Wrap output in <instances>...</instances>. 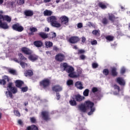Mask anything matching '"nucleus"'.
<instances>
[{
    "mask_svg": "<svg viewBox=\"0 0 130 130\" xmlns=\"http://www.w3.org/2000/svg\"><path fill=\"white\" fill-rule=\"evenodd\" d=\"M21 51L23 54L26 55H28V58L31 61L34 62L36 61L38 59V56L36 55L35 54L33 53L32 50L27 48L26 47H23L21 48Z\"/></svg>",
    "mask_w": 130,
    "mask_h": 130,
    "instance_id": "f257e3e1",
    "label": "nucleus"
},
{
    "mask_svg": "<svg viewBox=\"0 0 130 130\" xmlns=\"http://www.w3.org/2000/svg\"><path fill=\"white\" fill-rule=\"evenodd\" d=\"M48 20L52 27H54L55 28H60L61 27V24L57 22L56 16H51L48 18Z\"/></svg>",
    "mask_w": 130,
    "mask_h": 130,
    "instance_id": "f03ea898",
    "label": "nucleus"
},
{
    "mask_svg": "<svg viewBox=\"0 0 130 130\" xmlns=\"http://www.w3.org/2000/svg\"><path fill=\"white\" fill-rule=\"evenodd\" d=\"M7 90L8 91V95L11 99H13V94H16L18 92V89L16 87L13 86V83L9 82L7 86Z\"/></svg>",
    "mask_w": 130,
    "mask_h": 130,
    "instance_id": "7ed1b4c3",
    "label": "nucleus"
},
{
    "mask_svg": "<svg viewBox=\"0 0 130 130\" xmlns=\"http://www.w3.org/2000/svg\"><path fill=\"white\" fill-rule=\"evenodd\" d=\"M84 105H85V107H86V109L87 110L90 109V112L88 113V115H92V114H93V112L95 111V108L94 107V103L90 101H87L84 103Z\"/></svg>",
    "mask_w": 130,
    "mask_h": 130,
    "instance_id": "20e7f679",
    "label": "nucleus"
},
{
    "mask_svg": "<svg viewBox=\"0 0 130 130\" xmlns=\"http://www.w3.org/2000/svg\"><path fill=\"white\" fill-rule=\"evenodd\" d=\"M39 85L44 90H46L50 86V79L45 78L40 82Z\"/></svg>",
    "mask_w": 130,
    "mask_h": 130,
    "instance_id": "39448f33",
    "label": "nucleus"
},
{
    "mask_svg": "<svg viewBox=\"0 0 130 130\" xmlns=\"http://www.w3.org/2000/svg\"><path fill=\"white\" fill-rule=\"evenodd\" d=\"M59 21L61 23V25H65V26H68V25H69L70 19L68 16L66 15H62L59 18Z\"/></svg>",
    "mask_w": 130,
    "mask_h": 130,
    "instance_id": "423d86ee",
    "label": "nucleus"
},
{
    "mask_svg": "<svg viewBox=\"0 0 130 130\" xmlns=\"http://www.w3.org/2000/svg\"><path fill=\"white\" fill-rule=\"evenodd\" d=\"M12 29L18 32H22L24 30V27L21 26L19 23H17L12 25Z\"/></svg>",
    "mask_w": 130,
    "mask_h": 130,
    "instance_id": "0eeeda50",
    "label": "nucleus"
},
{
    "mask_svg": "<svg viewBox=\"0 0 130 130\" xmlns=\"http://www.w3.org/2000/svg\"><path fill=\"white\" fill-rule=\"evenodd\" d=\"M41 115L42 118L44 119V120H45V121L50 120V117H49V112H48V111H45L42 112Z\"/></svg>",
    "mask_w": 130,
    "mask_h": 130,
    "instance_id": "6e6552de",
    "label": "nucleus"
},
{
    "mask_svg": "<svg viewBox=\"0 0 130 130\" xmlns=\"http://www.w3.org/2000/svg\"><path fill=\"white\" fill-rule=\"evenodd\" d=\"M68 41L71 44H76V43H78L80 41V39L77 36H73L69 39Z\"/></svg>",
    "mask_w": 130,
    "mask_h": 130,
    "instance_id": "1a4fd4ad",
    "label": "nucleus"
},
{
    "mask_svg": "<svg viewBox=\"0 0 130 130\" xmlns=\"http://www.w3.org/2000/svg\"><path fill=\"white\" fill-rule=\"evenodd\" d=\"M56 60L57 61H63L64 60V58H66V57L64 56V55L62 53H58L57 54L55 57Z\"/></svg>",
    "mask_w": 130,
    "mask_h": 130,
    "instance_id": "9d476101",
    "label": "nucleus"
},
{
    "mask_svg": "<svg viewBox=\"0 0 130 130\" xmlns=\"http://www.w3.org/2000/svg\"><path fill=\"white\" fill-rule=\"evenodd\" d=\"M52 90L53 92L57 93L58 92H61L62 91V87L59 85H55L52 87Z\"/></svg>",
    "mask_w": 130,
    "mask_h": 130,
    "instance_id": "9b49d317",
    "label": "nucleus"
},
{
    "mask_svg": "<svg viewBox=\"0 0 130 130\" xmlns=\"http://www.w3.org/2000/svg\"><path fill=\"white\" fill-rule=\"evenodd\" d=\"M116 19H118V17H116L113 14H111L109 15V19L110 21H111L112 23H114L116 22L117 24L115 25H118V20H115Z\"/></svg>",
    "mask_w": 130,
    "mask_h": 130,
    "instance_id": "f8f14e48",
    "label": "nucleus"
},
{
    "mask_svg": "<svg viewBox=\"0 0 130 130\" xmlns=\"http://www.w3.org/2000/svg\"><path fill=\"white\" fill-rule=\"evenodd\" d=\"M7 82H10V78L9 76L5 75L3 79H0V85H5L7 84Z\"/></svg>",
    "mask_w": 130,
    "mask_h": 130,
    "instance_id": "ddd939ff",
    "label": "nucleus"
},
{
    "mask_svg": "<svg viewBox=\"0 0 130 130\" xmlns=\"http://www.w3.org/2000/svg\"><path fill=\"white\" fill-rule=\"evenodd\" d=\"M116 82L120 86H124L125 85V81H124V79L121 77L117 78Z\"/></svg>",
    "mask_w": 130,
    "mask_h": 130,
    "instance_id": "4468645a",
    "label": "nucleus"
},
{
    "mask_svg": "<svg viewBox=\"0 0 130 130\" xmlns=\"http://www.w3.org/2000/svg\"><path fill=\"white\" fill-rule=\"evenodd\" d=\"M111 75L112 77H117L118 73H117V69L115 67H112L111 68Z\"/></svg>",
    "mask_w": 130,
    "mask_h": 130,
    "instance_id": "2eb2a0df",
    "label": "nucleus"
},
{
    "mask_svg": "<svg viewBox=\"0 0 130 130\" xmlns=\"http://www.w3.org/2000/svg\"><path fill=\"white\" fill-rule=\"evenodd\" d=\"M78 109L79 110H80V111H81V112H83L84 113H85V112L88 110L85 104H81V105H79Z\"/></svg>",
    "mask_w": 130,
    "mask_h": 130,
    "instance_id": "dca6fc26",
    "label": "nucleus"
},
{
    "mask_svg": "<svg viewBox=\"0 0 130 130\" xmlns=\"http://www.w3.org/2000/svg\"><path fill=\"white\" fill-rule=\"evenodd\" d=\"M0 28L4 29V30H7V29H9V27L7 22H3V21L0 20Z\"/></svg>",
    "mask_w": 130,
    "mask_h": 130,
    "instance_id": "f3484780",
    "label": "nucleus"
},
{
    "mask_svg": "<svg viewBox=\"0 0 130 130\" xmlns=\"http://www.w3.org/2000/svg\"><path fill=\"white\" fill-rule=\"evenodd\" d=\"M98 6L101 9H102V10H105V9H107V6H109V4L106 3L99 2Z\"/></svg>",
    "mask_w": 130,
    "mask_h": 130,
    "instance_id": "a211bd4d",
    "label": "nucleus"
},
{
    "mask_svg": "<svg viewBox=\"0 0 130 130\" xmlns=\"http://www.w3.org/2000/svg\"><path fill=\"white\" fill-rule=\"evenodd\" d=\"M24 85V81L20 80H16L15 81V86L17 88H19V89H21L22 87V86Z\"/></svg>",
    "mask_w": 130,
    "mask_h": 130,
    "instance_id": "6ab92c4d",
    "label": "nucleus"
},
{
    "mask_svg": "<svg viewBox=\"0 0 130 130\" xmlns=\"http://www.w3.org/2000/svg\"><path fill=\"white\" fill-rule=\"evenodd\" d=\"M76 101L77 102H81L82 100L85 99V96L81 95L80 94H78L75 95Z\"/></svg>",
    "mask_w": 130,
    "mask_h": 130,
    "instance_id": "aec40b11",
    "label": "nucleus"
},
{
    "mask_svg": "<svg viewBox=\"0 0 130 130\" xmlns=\"http://www.w3.org/2000/svg\"><path fill=\"white\" fill-rule=\"evenodd\" d=\"M75 87L79 89V90H83L84 86H83V84L81 81H77L75 84Z\"/></svg>",
    "mask_w": 130,
    "mask_h": 130,
    "instance_id": "412c9836",
    "label": "nucleus"
},
{
    "mask_svg": "<svg viewBox=\"0 0 130 130\" xmlns=\"http://www.w3.org/2000/svg\"><path fill=\"white\" fill-rule=\"evenodd\" d=\"M34 45H35L36 47H42L43 43L41 41H35L34 42Z\"/></svg>",
    "mask_w": 130,
    "mask_h": 130,
    "instance_id": "4be33fe9",
    "label": "nucleus"
},
{
    "mask_svg": "<svg viewBox=\"0 0 130 130\" xmlns=\"http://www.w3.org/2000/svg\"><path fill=\"white\" fill-rule=\"evenodd\" d=\"M56 37V33L54 32H51L49 34H47V38L48 39H53Z\"/></svg>",
    "mask_w": 130,
    "mask_h": 130,
    "instance_id": "5701e85b",
    "label": "nucleus"
},
{
    "mask_svg": "<svg viewBox=\"0 0 130 130\" xmlns=\"http://www.w3.org/2000/svg\"><path fill=\"white\" fill-rule=\"evenodd\" d=\"M33 75V71L31 70H27L24 72V76L25 77H32Z\"/></svg>",
    "mask_w": 130,
    "mask_h": 130,
    "instance_id": "b1692460",
    "label": "nucleus"
},
{
    "mask_svg": "<svg viewBox=\"0 0 130 130\" xmlns=\"http://www.w3.org/2000/svg\"><path fill=\"white\" fill-rule=\"evenodd\" d=\"M38 35L42 38V39H47V34L44 32H40L38 34Z\"/></svg>",
    "mask_w": 130,
    "mask_h": 130,
    "instance_id": "393cba45",
    "label": "nucleus"
},
{
    "mask_svg": "<svg viewBox=\"0 0 130 130\" xmlns=\"http://www.w3.org/2000/svg\"><path fill=\"white\" fill-rule=\"evenodd\" d=\"M70 66L68 64V63L63 62L62 64H60V67L61 69H63V71H66L67 72V70L69 68Z\"/></svg>",
    "mask_w": 130,
    "mask_h": 130,
    "instance_id": "a878e982",
    "label": "nucleus"
},
{
    "mask_svg": "<svg viewBox=\"0 0 130 130\" xmlns=\"http://www.w3.org/2000/svg\"><path fill=\"white\" fill-rule=\"evenodd\" d=\"M33 11H30V10H26L24 12V15L26 17H32L34 15Z\"/></svg>",
    "mask_w": 130,
    "mask_h": 130,
    "instance_id": "bb28decb",
    "label": "nucleus"
},
{
    "mask_svg": "<svg viewBox=\"0 0 130 130\" xmlns=\"http://www.w3.org/2000/svg\"><path fill=\"white\" fill-rule=\"evenodd\" d=\"M3 21H6L7 23H11L12 22V18L8 15H4Z\"/></svg>",
    "mask_w": 130,
    "mask_h": 130,
    "instance_id": "cd10ccee",
    "label": "nucleus"
},
{
    "mask_svg": "<svg viewBox=\"0 0 130 130\" xmlns=\"http://www.w3.org/2000/svg\"><path fill=\"white\" fill-rule=\"evenodd\" d=\"M69 103L71 106H76L77 105V102L75 100V98H72V99L70 100Z\"/></svg>",
    "mask_w": 130,
    "mask_h": 130,
    "instance_id": "c85d7f7f",
    "label": "nucleus"
},
{
    "mask_svg": "<svg viewBox=\"0 0 130 130\" xmlns=\"http://www.w3.org/2000/svg\"><path fill=\"white\" fill-rule=\"evenodd\" d=\"M45 45L46 46L47 48H50L53 46V43L50 41H46L45 42Z\"/></svg>",
    "mask_w": 130,
    "mask_h": 130,
    "instance_id": "c756f323",
    "label": "nucleus"
},
{
    "mask_svg": "<svg viewBox=\"0 0 130 130\" xmlns=\"http://www.w3.org/2000/svg\"><path fill=\"white\" fill-rule=\"evenodd\" d=\"M26 130H39V129H38V127H37L36 125H32L31 126H28L27 127Z\"/></svg>",
    "mask_w": 130,
    "mask_h": 130,
    "instance_id": "7c9ffc66",
    "label": "nucleus"
},
{
    "mask_svg": "<svg viewBox=\"0 0 130 130\" xmlns=\"http://www.w3.org/2000/svg\"><path fill=\"white\" fill-rule=\"evenodd\" d=\"M19 59H20L21 61L22 60H26L27 59V58H26L22 53H19L18 54Z\"/></svg>",
    "mask_w": 130,
    "mask_h": 130,
    "instance_id": "2f4dec72",
    "label": "nucleus"
},
{
    "mask_svg": "<svg viewBox=\"0 0 130 130\" xmlns=\"http://www.w3.org/2000/svg\"><path fill=\"white\" fill-rule=\"evenodd\" d=\"M52 12L50 10H46L44 11V16H51Z\"/></svg>",
    "mask_w": 130,
    "mask_h": 130,
    "instance_id": "473e14b6",
    "label": "nucleus"
},
{
    "mask_svg": "<svg viewBox=\"0 0 130 130\" xmlns=\"http://www.w3.org/2000/svg\"><path fill=\"white\" fill-rule=\"evenodd\" d=\"M74 71H75V69H74V68H73V67L72 66H69L68 67V69H67L66 72L67 73H68V74H70L71 73H73Z\"/></svg>",
    "mask_w": 130,
    "mask_h": 130,
    "instance_id": "72a5a7b5",
    "label": "nucleus"
},
{
    "mask_svg": "<svg viewBox=\"0 0 130 130\" xmlns=\"http://www.w3.org/2000/svg\"><path fill=\"white\" fill-rule=\"evenodd\" d=\"M100 30L99 29H95L92 31V34L95 36H100Z\"/></svg>",
    "mask_w": 130,
    "mask_h": 130,
    "instance_id": "f704fd0d",
    "label": "nucleus"
},
{
    "mask_svg": "<svg viewBox=\"0 0 130 130\" xmlns=\"http://www.w3.org/2000/svg\"><path fill=\"white\" fill-rule=\"evenodd\" d=\"M79 76L80 75H75L73 72H71L69 74V77L70 78H79Z\"/></svg>",
    "mask_w": 130,
    "mask_h": 130,
    "instance_id": "c9c22d12",
    "label": "nucleus"
},
{
    "mask_svg": "<svg viewBox=\"0 0 130 130\" xmlns=\"http://www.w3.org/2000/svg\"><path fill=\"white\" fill-rule=\"evenodd\" d=\"M102 23L103 24V25H107V24H108L109 23L108 19H107L106 17L103 18L102 20Z\"/></svg>",
    "mask_w": 130,
    "mask_h": 130,
    "instance_id": "e433bc0d",
    "label": "nucleus"
},
{
    "mask_svg": "<svg viewBox=\"0 0 130 130\" xmlns=\"http://www.w3.org/2000/svg\"><path fill=\"white\" fill-rule=\"evenodd\" d=\"M91 91L92 92V93H93L94 94H95V93L98 92L99 93H100V92H101V90H98V88L96 87H92V89H91Z\"/></svg>",
    "mask_w": 130,
    "mask_h": 130,
    "instance_id": "4c0bfd02",
    "label": "nucleus"
},
{
    "mask_svg": "<svg viewBox=\"0 0 130 130\" xmlns=\"http://www.w3.org/2000/svg\"><path fill=\"white\" fill-rule=\"evenodd\" d=\"M89 92H90V90L89 89H86L84 91H83V95L85 97H87L89 96Z\"/></svg>",
    "mask_w": 130,
    "mask_h": 130,
    "instance_id": "58836bf2",
    "label": "nucleus"
},
{
    "mask_svg": "<svg viewBox=\"0 0 130 130\" xmlns=\"http://www.w3.org/2000/svg\"><path fill=\"white\" fill-rule=\"evenodd\" d=\"M22 69H25L26 67H28V64H27L25 62H22V61H20V62L19 63Z\"/></svg>",
    "mask_w": 130,
    "mask_h": 130,
    "instance_id": "ea45409f",
    "label": "nucleus"
},
{
    "mask_svg": "<svg viewBox=\"0 0 130 130\" xmlns=\"http://www.w3.org/2000/svg\"><path fill=\"white\" fill-rule=\"evenodd\" d=\"M103 74L105 76H108V75H109V70L107 69H104L103 71Z\"/></svg>",
    "mask_w": 130,
    "mask_h": 130,
    "instance_id": "a19ab883",
    "label": "nucleus"
},
{
    "mask_svg": "<svg viewBox=\"0 0 130 130\" xmlns=\"http://www.w3.org/2000/svg\"><path fill=\"white\" fill-rule=\"evenodd\" d=\"M114 38V37L111 36H107V37H106V39L107 40H108V41H113Z\"/></svg>",
    "mask_w": 130,
    "mask_h": 130,
    "instance_id": "79ce46f5",
    "label": "nucleus"
},
{
    "mask_svg": "<svg viewBox=\"0 0 130 130\" xmlns=\"http://www.w3.org/2000/svg\"><path fill=\"white\" fill-rule=\"evenodd\" d=\"M8 72L11 75H16V70H14L12 69H8Z\"/></svg>",
    "mask_w": 130,
    "mask_h": 130,
    "instance_id": "37998d69",
    "label": "nucleus"
},
{
    "mask_svg": "<svg viewBox=\"0 0 130 130\" xmlns=\"http://www.w3.org/2000/svg\"><path fill=\"white\" fill-rule=\"evenodd\" d=\"M74 84V81L71 79H69L67 81V85L68 86H71Z\"/></svg>",
    "mask_w": 130,
    "mask_h": 130,
    "instance_id": "c03bdc74",
    "label": "nucleus"
},
{
    "mask_svg": "<svg viewBox=\"0 0 130 130\" xmlns=\"http://www.w3.org/2000/svg\"><path fill=\"white\" fill-rule=\"evenodd\" d=\"M14 113L16 116H18V117H20L21 116V114L20 113V112L18 110H16L14 111Z\"/></svg>",
    "mask_w": 130,
    "mask_h": 130,
    "instance_id": "a18cd8bd",
    "label": "nucleus"
},
{
    "mask_svg": "<svg viewBox=\"0 0 130 130\" xmlns=\"http://www.w3.org/2000/svg\"><path fill=\"white\" fill-rule=\"evenodd\" d=\"M30 120L31 123H36V118H35V117H30Z\"/></svg>",
    "mask_w": 130,
    "mask_h": 130,
    "instance_id": "49530a36",
    "label": "nucleus"
},
{
    "mask_svg": "<svg viewBox=\"0 0 130 130\" xmlns=\"http://www.w3.org/2000/svg\"><path fill=\"white\" fill-rule=\"evenodd\" d=\"M20 89L22 92H27L28 91V86L21 87Z\"/></svg>",
    "mask_w": 130,
    "mask_h": 130,
    "instance_id": "de8ad7c7",
    "label": "nucleus"
},
{
    "mask_svg": "<svg viewBox=\"0 0 130 130\" xmlns=\"http://www.w3.org/2000/svg\"><path fill=\"white\" fill-rule=\"evenodd\" d=\"M18 4L19 6H22L25 4V0H18Z\"/></svg>",
    "mask_w": 130,
    "mask_h": 130,
    "instance_id": "09e8293b",
    "label": "nucleus"
},
{
    "mask_svg": "<svg viewBox=\"0 0 130 130\" xmlns=\"http://www.w3.org/2000/svg\"><path fill=\"white\" fill-rule=\"evenodd\" d=\"M77 53L78 54H82L83 53H85V50H83V49L78 50Z\"/></svg>",
    "mask_w": 130,
    "mask_h": 130,
    "instance_id": "8fccbe9b",
    "label": "nucleus"
},
{
    "mask_svg": "<svg viewBox=\"0 0 130 130\" xmlns=\"http://www.w3.org/2000/svg\"><path fill=\"white\" fill-rule=\"evenodd\" d=\"M92 67L93 69H97L98 68V64L97 63H92Z\"/></svg>",
    "mask_w": 130,
    "mask_h": 130,
    "instance_id": "3c124183",
    "label": "nucleus"
},
{
    "mask_svg": "<svg viewBox=\"0 0 130 130\" xmlns=\"http://www.w3.org/2000/svg\"><path fill=\"white\" fill-rule=\"evenodd\" d=\"M97 44H98V42L96 40H94L91 41V45H97Z\"/></svg>",
    "mask_w": 130,
    "mask_h": 130,
    "instance_id": "603ef678",
    "label": "nucleus"
},
{
    "mask_svg": "<svg viewBox=\"0 0 130 130\" xmlns=\"http://www.w3.org/2000/svg\"><path fill=\"white\" fill-rule=\"evenodd\" d=\"M114 89L118 90V92H119V91H120V87H119L117 85H114Z\"/></svg>",
    "mask_w": 130,
    "mask_h": 130,
    "instance_id": "864d4df0",
    "label": "nucleus"
},
{
    "mask_svg": "<svg viewBox=\"0 0 130 130\" xmlns=\"http://www.w3.org/2000/svg\"><path fill=\"white\" fill-rule=\"evenodd\" d=\"M30 30L31 32H37V28L35 27H32L30 28Z\"/></svg>",
    "mask_w": 130,
    "mask_h": 130,
    "instance_id": "5fc2aeb1",
    "label": "nucleus"
},
{
    "mask_svg": "<svg viewBox=\"0 0 130 130\" xmlns=\"http://www.w3.org/2000/svg\"><path fill=\"white\" fill-rule=\"evenodd\" d=\"M56 99L57 100H59V99H60V94H59V93L56 92Z\"/></svg>",
    "mask_w": 130,
    "mask_h": 130,
    "instance_id": "6e6d98bb",
    "label": "nucleus"
},
{
    "mask_svg": "<svg viewBox=\"0 0 130 130\" xmlns=\"http://www.w3.org/2000/svg\"><path fill=\"white\" fill-rule=\"evenodd\" d=\"M124 73H125V68H122L121 69L120 73L123 74H124Z\"/></svg>",
    "mask_w": 130,
    "mask_h": 130,
    "instance_id": "4d7b16f0",
    "label": "nucleus"
},
{
    "mask_svg": "<svg viewBox=\"0 0 130 130\" xmlns=\"http://www.w3.org/2000/svg\"><path fill=\"white\" fill-rule=\"evenodd\" d=\"M13 60L14 61H15V62H17V63H20V62H21V61H19L17 58H13Z\"/></svg>",
    "mask_w": 130,
    "mask_h": 130,
    "instance_id": "13d9d810",
    "label": "nucleus"
},
{
    "mask_svg": "<svg viewBox=\"0 0 130 130\" xmlns=\"http://www.w3.org/2000/svg\"><path fill=\"white\" fill-rule=\"evenodd\" d=\"M78 28H83V23H79L77 24Z\"/></svg>",
    "mask_w": 130,
    "mask_h": 130,
    "instance_id": "bf43d9fd",
    "label": "nucleus"
},
{
    "mask_svg": "<svg viewBox=\"0 0 130 130\" xmlns=\"http://www.w3.org/2000/svg\"><path fill=\"white\" fill-rule=\"evenodd\" d=\"M81 42L83 43H85V42H86V38L83 37L81 39Z\"/></svg>",
    "mask_w": 130,
    "mask_h": 130,
    "instance_id": "052dcab7",
    "label": "nucleus"
},
{
    "mask_svg": "<svg viewBox=\"0 0 130 130\" xmlns=\"http://www.w3.org/2000/svg\"><path fill=\"white\" fill-rule=\"evenodd\" d=\"M80 58H81V59L84 60L85 59V58H86V56H85L84 55H81L80 56Z\"/></svg>",
    "mask_w": 130,
    "mask_h": 130,
    "instance_id": "680f3d73",
    "label": "nucleus"
},
{
    "mask_svg": "<svg viewBox=\"0 0 130 130\" xmlns=\"http://www.w3.org/2000/svg\"><path fill=\"white\" fill-rule=\"evenodd\" d=\"M18 123L20 124V125H22L23 124V122L22 121V120L19 119L18 120Z\"/></svg>",
    "mask_w": 130,
    "mask_h": 130,
    "instance_id": "e2e57ef3",
    "label": "nucleus"
},
{
    "mask_svg": "<svg viewBox=\"0 0 130 130\" xmlns=\"http://www.w3.org/2000/svg\"><path fill=\"white\" fill-rule=\"evenodd\" d=\"M45 32H49V27H45Z\"/></svg>",
    "mask_w": 130,
    "mask_h": 130,
    "instance_id": "0e129e2a",
    "label": "nucleus"
},
{
    "mask_svg": "<svg viewBox=\"0 0 130 130\" xmlns=\"http://www.w3.org/2000/svg\"><path fill=\"white\" fill-rule=\"evenodd\" d=\"M53 50H55V51H57L58 50V49L57 47H54Z\"/></svg>",
    "mask_w": 130,
    "mask_h": 130,
    "instance_id": "69168bd1",
    "label": "nucleus"
},
{
    "mask_svg": "<svg viewBox=\"0 0 130 130\" xmlns=\"http://www.w3.org/2000/svg\"><path fill=\"white\" fill-rule=\"evenodd\" d=\"M4 15L0 14V20H2V19H3V21H4Z\"/></svg>",
    "mask_w": 130,
    "mask_h": 130,
    "instance_id": "338daca9",
    "label": "nucleus"
},
{
    "mask_svg": "<svg viewBox=\"0 0 130 130\" xmlns=\"http://www.w3.org/2000/svg\"><path fill=\"white\" fill-rule=\"evenodd\" d=\"M51 0H44V3H49Z\"/></svg>",
    "mask_w": 130,
    "mask_h": 130,
    "instance_id": "774afa93",
    "label": "nucleus"
}]
</instances>
